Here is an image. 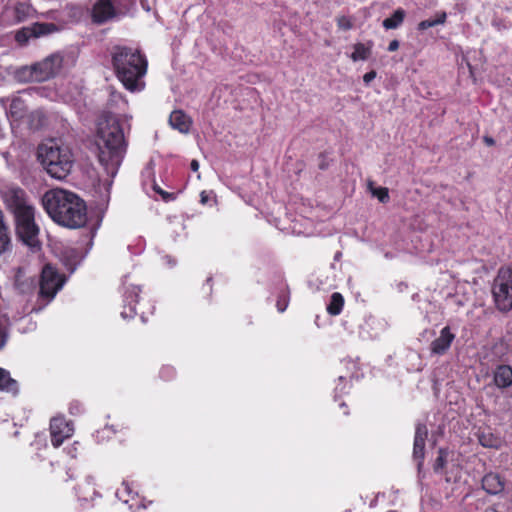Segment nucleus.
Segmentation results:
<instances>
[{"mask_svg": "<svg viewBox=\"0 0 512 512\" xmlns=\"http://www.w3.org/2000/svg\"><path fill=\"white\" fill-rule=\"evenodd\" d=\"M42 205L52 221L62 227L79 229L86 225V202L75 192L52 188L42 196Z\"/></svg>", "mask_w": 512, "mask_h": 512, "instance_id": "nucleus-1", "label": "nucleus"}, {"mask_svg": "<svg viewBox=\"0 0 512 512\" xmlns=\"http://www.w3.org/2000/svg\"><path fill=\"white\" fill-rule=\"evenodd\" d=\"M112 66L117 79L129 92L144 89V76L148 70L146 55L139 49L128 46H115L112 52Z\"/></svg>", "mask_w": 512, "mask_h": 512, "instance_id": "nucleus-2", "label": "nucleus"}, {"mask_svg": "<svg viewBox=\"0 0 512 512\" xmlns=\"http://www.w3.org/2000/svg\"><path fill=\"white\" fill-rule=\"evenodd\" d=\"M98 160L110 177H115L125 153V139L118 121L98 128Z\"/></svg>", "mask_w": 512, "mask_h": 512, "instance_id": "nucleus-3", "label": "nucleus"}, {"mask_svg": "<svg viewBox=\"0 0 512 512\" xmlns=\"http://www.w3.org/2000/svg\"><path fill=\"white\" fill-rule=\"evenodd\" d=\"M37 158L45 171L55 179H65L74 164L71 148L58 139H48L39 144Z\"/></svg>", "mask_w": 512, "mask_h": 512, "instance_id": "nucleus-4", "label": "nucleus"}, {"mask_svg": "<svg viewBox=\"0 0 512 512\" xmlns=\"http://www.w3.org/2000/svg\"><path fill=\"white\" fill-rule=\"evenodd\" d=\"M492 294L499 311L512 309V268L499 269L492 285Z\"/></svg>", "mask_w": 512, "mask_h": 512, "instance_id": "nucleus-5", "label": "nucleus"}, {"mask_svg": "<svg viewBox=\"0 0 512 512\" xmlns=\"http://www.w3.org/2000/svg\"><path fill=\"white\" fill-rule=\"evenodd\" d=\"M16 235L24 244L30 247L39 245V226L35 222V208L14 215Z\"/></svg>", "mask_w": 512, "mask_h": 512, "instance_id": "nucleus-6", "label": "nucleus"}, {"mask_svg": "<svg viewBox=\"0 0 512 512\" xmlns=\"http://www.w3.org/2000/svg\"><path fill=\"white\" fill-rule=\"evenodd\" d=\"M63 284L64 278L53 266L46 264L40 276L39 297L51 301L62 288Z\"/></svg>", "mask_w": 512, "mask_h": 512, "instance_id": "nucleus-7", "label": "nucleus"}, {"mask_svg": "<svg viewBox=\"0 0 512 512\" xmlns=\"http://www.w3.org/2000/svg\"><path fill=\"white\" fill-rule=\"evenodd\" d=\"M62 62L63 59L59 54H52L31 66V77L35 81H46L60 71Z\"/></svg>", "mask_w": 512, "mask_h": 512, "instance_id": "nucleus-8", "label": "nucleus"}, {"mask_svg": "<svg viewBox=\"0 0 512 512\" xmlns=\"http://www.w3.org/2000/svg\"><path fill=\"white\" fill-rule=\"evenodd\" d=\"M3 201L13 216L34 207L29 203L27 193L19 187L8 188L3 194Z\"/></svg>", "mask_w": 512, "mask_h": 512, "instance_id": "nucleus-9", "label": "nucleus"}, {"mask_svg": "<svg viewBox=\"0 0 512 512\" xmlns=\"http://www.w3.org/2000/svg\"><path fill=\"white\" fill-rule=\"evenodd\" d=\"M49 431L53 447L58 448L73 435L74 428L72 422L65 417L57 416L50 420Z\"/></svg>", "mask_w": 512, "mask_h": 512, "instance_id": "nucleus-10", "label": "nucleus"}, {"mask_svg": "<svg viewBox=\"0 0 512 512\" xmlns=\"http://www.w3.org/2000/svg\"><path fill=\"white\" fill-rule=\"evenodd\" d=\"M57 30L58 28L54 23L36 22L18 30L15 34V41L20 45H25L31 38L46 36Z\"/></svg>", "mask_w": 512, "mask_h": 512, "instance_id": "nucleus-11", "label": "nucleus"}, {"mask_svg": "<svg viewBox=\"0 0 512 512\" xmlns=\"http://www.w3.org/2000/svg\"><path fill=\"white\" fill-rule=\"evenodd\" d=\"M92 21L104 24L116 16V9L111 0H98L92 8Z\"/></svg>", "mask_w": 512, "mask_h": 512, "instance_id": "nucleus-12", "label": "nucleus"}, {"mask_svg": "<svg viewBox=\"0 0 512 512\" xmlns=\"http://www.w3.org/2000/svg\"><path fill=\"white\" fill-rule=\"evenodd\" d=\"M455 339V334L451 332L449 326L441 329L439 337L434 339L430 344V351L435 355H444Z\"/></svg>", "mask_w": 512, "mask_h": 512, "instance_id": "nucleus-13", "label": "nucleus"}, {"mask_svg": "<svg viewBox=\"0 0 512 512\" xmlns=\"http://www.w3.org/2000/svg\"><path fill=\"white\" fill-rule=\"evenodd\" d=\"M75 492L78 500L82 502L83 505L93 502L97 497H100L91 477H88L84 481L78 483L75 488Z\"/></svg>", "mask_w": 512, "mask_h": 512, "instance_id": "nucleus-14", "label": "nucleus"}, {"mask_svg": "<svg viewBox=\"0 0 512 512\" xmlns=\"http://www.w3.org/2000/svg\"><path fill=\"white\" fill-rule=\"evenodd\" d=\"M169 123L173 129L184 134L190 131L192 125L191 118L182 110H174L170 114Z\"/></svg>", "mask_w": 512, "mask_h": 512, "instance_id": "nucleus-15", "label": "nucleus"}, {"mask_svg": "<svg viewBox=\"0 0 512 512\" xmlns=\"http://www.w3.org/2000/svg\"><path fill=\"white\" fill-rule=\"evenodd\" d=\"M505 482L497 473H488L482 478V488L489 494L496 495L504 490Z\"/></svg>", "mask_w": 512, "mask_h": 512, "instance_id": "nucleus-16", "label": "nucleus"}, {"mask_svg": "<svg viewBox=\"0 0 512 512\" xmlns=\"http://www.w3.org/2000/svg\"><path fill=\"white\" fill-rule=\"evenodd\" d=\"M494 383L498 388H508L512 386V367L509 365H499L494 371Z\"/></svg>", "mask_w": 512, "mask_h": 512, "instance_id": "nucleus-17", "label": "nucleus"}, {"mask_svg": "<svg viewBox=\"0 0 512 512\" xmlns=\"http://www.w3.org/2000/svg\"><path fill=\"white\" fill-rule=\"evenodd\" d=\"M12 250V239L4 214L0 209V256Z\"/></svg>", "mask_w": 512, "mask_h": 512, "instance_id": "nucleus-18", "label": "nucleus"}, {"mask_svg": "<svg viewBox=\"0 0 512 512\" xmlns=\"http://www.w3.org/2000/svg\"><path fill=\"white\" fill-rule=\"evenodd\" d=\"M0 391L10 393L17 396L19 393V384L10 375V372L0 367Z\"/></svg>", "mask_w": 512, "mask_h": 512, "instance_id": "nucleus-19", "label": "nucleus"}, {"mask_svg": "<svg viewBox=\"0 0 512 512\" xmlns=\"http://www.w3.org/2000/svg\"><path fill=\"white\" fill-rule=\"evenodd\" d=\"M373 42L368 41L367 43H356L353 46L354 51L350 55V58L354 62L366 61L372 54Z\"/></svg>", "mask_w": 512, "mask_h": 512, "instance_id": "nucleus-20", "label": "nucleus"}, {"mask_svg": "<svg viewBox=\"0 0 512 512\" xmlns=\"http://www.w3.org/2000/svg\"><path fill=\"white\" fill-rule=\"evenodd\" d=\"M115 495L120 501L128 504L138 496V492L134 489L133 483L124 480L121 486L117 488Z\"/></svg>", "mask_w": 512, "mask_h": 512, "instance_id": "nucleus-21", "label": "nucleus"}, {"mask_svg": "<svg viewBox=\"0 0 512 512\" xmlns=\"http://www.w3.org/2000/svg\"><path fill=\"white\" fill-rule=\"evenodd\" d=\"M478 441L485 448L499 449L502 445L501 438L489 429H484L478 433Z\"/></svg>", "mask_w": 512, "mask_h": 512, "instance_id": "nucleus-22", "label": "nucleus"}, {"mask_svg": "<svg viewBox=\"0 0 512 512\" xmlns=\"http://www.w3.org/2000/svg\"><path fill=\"white\" fill-rule=\"evenodd\" d=\"M405 17V10L402 8H398L392 13L390 17L383 20L382 26L386 30L397 29L403 24Z\"/></svg>", "mask_w": 512, "mask_h": 512, "instance_id": "nucleus-23", "label": "nucleus"}, {"mask_svg": "<svg viewBox=\"0 0 512 512\" xmlns=\"http://www.w3.org/2000/svg\"><path fill=\"white\" fill-rule=\"evenodd\" d=\"M344 303H345V300L341 293H339V292L332 293V295L330 297V301L326 308L327 313L331 316H337V315L341 314L343 307H344Z\"/></svg>", "mask_w": 512, "mask_h": 512, "instance_id": "nucleus-24", "label": "nucleus"}, {"mask_svg": "<svg viewBox=\"0 0 512 512\" xmlns=\"http://www.w3.org/2000/svg\"><path fill=\"white\" fill-rule=\"evenodd\" d=\"M144 299L139 296L138 294H136V299H135V304L134 306H129V311H126V308L124 309V311L121 312V316L126 319V318H129V317H133L134 315H140L141 319L144 320L145 319V311L142 309L141 307V303Z\"/></svg>", "mask_w": 512, "mask_h": 512, "instance_id": "nucleus-25", "label": "nucleus"}, {"mask_svg": "<svg viewBox=\"0 0 512 512\" xmlns=\"http://www.w3.org/2000/svg\"><path fill=\"white\" fill-rule=\"evenodd\" d=\"M26 112L25 102L21 98L12 99L9 105V113L10 115L18 120L24 117Z\"/></svg>", "mask_w": 512, "mask_h": 512, "instance_id": "nucleus-26", "label": "nucleus"}, {"mask_svg": "<svg viewBox=\"0 0 512 512\" xmlns=\"http://www.w3.org/2000/svg\"><path fill=\"white\" fill-rule=\"evenodd\" d=\"M446 19H447V14L445 12H439L436 14V17L434 19H427V20H423V21L419 22L417 29L419 31H424L428 28H431V27H434L437 25H442L446 22Z\"/></svg>", "mask_w": 512, "mask_h": 512, "instance_id": "nucleus-27", "label": "nucleus"}, {"mask_svg": "<svg viewBox=\"0 0 512 512\" xmlns=\"http://www.w3.org/2000/svg\"><path fill=\"white\" fill-rule=\"evenodd\" d=\"M30 7L25 3H17L14 7V15L18 22L24 21L29 15Z\"/></svg>", "mask_w": 512, "mask_h": 512, "instance_id": "nucleus-28", "label": "nucleus"}, {"mask_svg": "<svg viewBox=\"0 0 512 512\" xmlns=\"http://www.w3.org/2000/svg\"><path fill=\"white\" fill-rule=\"evenodd\" d=\"M288 304H289V291L288 290L280 291V293L277 296V302H276L277 310L280 313H283L287 309Z\"/></svg>", "mask_w": 512, "mask_h": 512, "instance_id": "nucleus-29", "label": "nucleus"}, {"mask_svg": "<svg viewBox=\"0 0 512 512\" xmlns=\"http://www.w3.org/2000/svg\"><path fill=\"white\" fill-rule=\"evenodd\" d=\"M425 454V440L414 438L413 455L416 459H423Z\"/></svg>", "mask_w": 512, "mask_h": 512, "instance_id": "nucleus-30", "label": "nucleus"}, {"mask_svg": "<svg viewBox=\"0 0 512 512\" xmlns=\"http://www.w3.org/2000/svg\"><path fill=\"white\" fill-rule=\"evenodd\" d=\"M159 376L164 381H171L176 376V370L171 365H163L160 369Z\"/></svg>", "mask_w": 512, "mask_h": 512, "instance_id": "nucleus-31", "label": "nucleus"}, {"mask_svg": "<svg viewBox=\"0 0 512 512\" xmlns=\"http://www.w3.org/2000/svg\"><path fill=\"white\" fill-rule=\"evenodd\" d=\"M336 23H337V27L340 30L347 31V30H350L353 28V22H352L351 18L348 16H344V15L338 16L336 18Z\"/></svg>", "mask_w": 512, "mask_h": 512, "instance_id": "nucleus-32", "label": "nucleus"}, {"mask_svg": "<svg viewBox=\"0 0 512 512\" xmlns=\"http://www.w3.org/2000/svg\"><path fill=\"white\" fill-rule=\"evenodd\" d=\"M372 193L381 203H387L389 201V191L386 187L376 188Z\"/></svg>", "mask_w": 512, "mask_h": 512, "instance_id": "nucleus-33", "label": "nucleus"}, {"mask_svg": "<svg viewBox=\"0 0 512 512\" xmlns=\"http://www.w3.org/2000/svg\"><path fill=\"white\" fill-rule=\"evenodd\" d=\"M16 288L22 292V293H25L27 290L30 289L31 285H32V282L30 283H26V282H22L21 281V271L18 270L16 276H15V282H14Z\"/></svg>", "mask_w": 512, "mask_h": 512, "instance_id": "nucleus-34", "label": "nucleus"}, {"mask_svg": "<svg viewBox=\"0 0 512 512\" xmlns=\"http://www.w3.org/2000/svg\"><path fill=\"white\" fill-rule=\"evenodd\" d=\"M153 189L165 202L173 201L176 198L174 193L167 192L157 185H154Z\"/></svg>", "mask_w": 512, "mask_h": 512, "instance_id": "nucleus-35", "label": "nucleus"}, {"mask_svg": "<svg viewBox=\"0 0 512 512\" xmlns=\"http://www.w3.org/2000/svg\"><path fill=\"white\" fill-rule=\"evenodd\" d=\"M446 465V458L442 452L437 456L435 463L433 465V469L436 473L440 472Z\"/></svg>", "mask_w": 512, "mask_h": 512, "instance_id": "nucleus-36", "label": "nucleus"}, {"mask_svg": "<svg viewBox=\"0 0 512 512\" xmlns=\"http://www.w3.org/2000/svg\"><path fill=\"white\" fill-rule=\"evenodd\" d=\"M8 338V329L6 324L0 320V349L5 345Z\"/></svg>", "mask_w": 512, "mask_h": 512, "instance_id": "nucleus-37", "label": "nucleus"}, {"mask_svg": "<svg viewBox=\"0 0 512 512\" xmlns=\"http://www.w3.org/2000/svg\"><path fill=\"white\" fill-rule=\"evenodd\" d=\"M427 428L425 425H422V424H419L417 425L416 427V431H415V436L414 438L415 439H419L421 438L422 440H425L426 441V438H427Z\"/></svg>", "mask_w": 512, "mask_h": 512, "instance_id": "nucleus-38", "label": "nucleus"}, {"mask_svg": "<svg viewBox=\"0 0 512 512\" xmlns=\"http://www.w3.org/2000/svg\"><path fill=\"white\" fill-rule=\"evenodd\" d=\"M377 76V73L375 70H371L364 74L363 81L366 85H369V83L374 80Z\"/></svg>", "mask_w": 512, "mask_h": 512, "instance_id": "nucleus-39", "label": "nucleus"}, {"mask_svg": "<svg viewBox=\"0 0 512 512\" xmlns=\"http://www.w3.org/2000/svg\"><path fill=\"white\" fill-rule=\"evenodd\" d=\"M210 201V193L207 191H202L200 193V203L203 205L208 204Z\"/></svg>", "mask_w": 512, "mask_h": 512, "instance_id": "nucleus-40", "label": "nucleus"}, {"mask_svg": "<svg viewBox=\"0 0 512 512\" xmlns=\"http://www.w3.org/2000/svg\"><path fill=\"white\" fill-rule=\"evenodd\" d=\"M79 443L75 442L70 448H68V453L71 455L72 458H76L78 454V448L77 445Z\"/></svg>", "mask_w": 512, "mask_h": 512, "instance_id": "nucleus-41", "label": "nucleus"}, {"mask_svg": "<svg viewBox=\"0 0 512 512\" xmlns=\"http://www.w3.org/2000/svg\"><path fill=\"white\" fill-rule=\"evenodd\" d=\"M399 48V41L398 40H392L389 45H388V51L389 52H394L396 50H398Z\"/></svg>", "mask_w": 512, "mask_h": 512, "instance_id": "nucleus-42", "label": "nucleus"}, {"mask_svg": "<svg viewBox=\"0 0 512 512\" xmlns=\"http://www.w3.org/2000/svg\"><path fill=\"white\" fill-rule=\"evenodd\" d=\"M483 142L487 145V146H494L495 145V140L491 137V136H488V135H485L483 137Z\"/></svg>", "mask_w": 512, "mask_h": 512, "instance_id": "nucleus-43", "label": "nucleus"}, {"mask_svg": "<svg viewBox=\"0 0 512 512\" xmlns=\"http://www.w3.org/2000/svg\"><path fill=\"white\" fill-rule=\"evenodd\" d=\"M320 158H322V161L319 163V168L321 170H325L328 167V164L325 162V157L323 154H320Z\"/></svg>", "mask_w": 512, "mask_h": 512, "instance_id": "nucleus-44", "label": "nucleus"}, {"mask_svg": "<svg viewBox=\"0 0 512 512\" xmlns=\"http://www.w3.org/2000/svg\"><path fill=\"white\" fill-rule=\"evenodd\" d=\"M190 168L192 171L196 172L199 169V162L197 160H192L190 163Z\"/></svg>", "mask_w": 512, "mask_h": 512, "instance_id": "nucleus-45", "label": "nucleus"}, {"mask_svg": "<svg viewBox=\"0 0 512 512\" xmlns=\"http://www.w3.org/2000/svg\"><path fill=\"white\" fill-rule=\"evenodd\" d=\"M206 285L208 286V290H209V292L211 293V291H212V285H213V279H212V277H208V278L206 279Z\"/></svg>", "mask_w": 512, "mask_h": 512, "instance_id": "nucleus-46", "label": "nucleus"}, {"mask_svg": "<svg viewBox=\"0 0 512 512\" xmlns=\"http://www.w3.org/2000/svg\"><path fill=\"white\" fill-rule=\"evenodd\" d=\"M484 512H498L495 508H487Z\"/></svg>", "mask_w": 512, "mask_h": 512, "instance_id": "nucleus-47", "label": "nucleus"}, {"mask_svg": "<svg viewBox=\"0 0 512 512\" xmlns=\"http://www.w3.org/2000/svg\"><path fill=\"white\" fill-rule=\"evenodd\" d=\"M338 380H339V382L345 381V377H343V376H339V377H338Z\"/></svg>", "mask_w": 512, "mask_h": 512, "instance_id": "nucleus-48", "label": "nucleus"}, {"mask_svg": "<svg viewBox=\"0 0 512 512\" xmlns=\"http://www.w3.org/2000/svg\"><path fill=\"white\" fill-rule=\"evenodd\" d=\"M341 256V252H337L335 255V259L337 260Z\"/></svg>", "mask_w": 512, "mask_h": 512, "instance_id": "nucleus-49", "label": "nucleus"}]
</instances>
